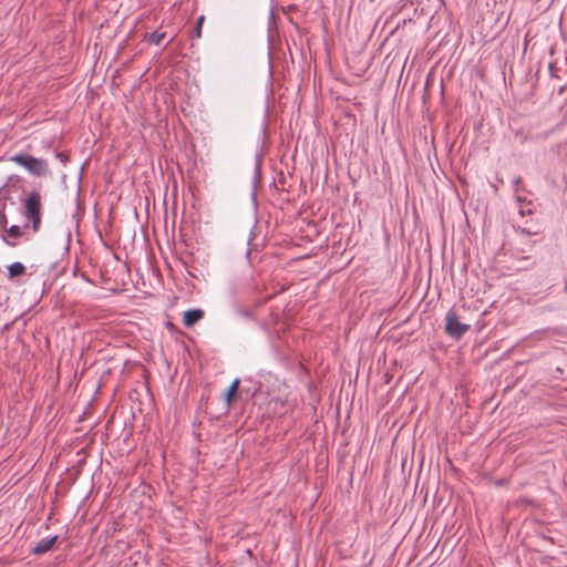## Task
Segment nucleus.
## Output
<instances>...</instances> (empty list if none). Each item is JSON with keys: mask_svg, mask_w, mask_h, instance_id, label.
<instances>
[{"mask_svg": "<svg viewBox=\"0 0 567 567\" xmlns=\"http://www.w3.org/2000/svg\"><path fill=\"white\" fill-rule=\"evenodd\" d=\"M9 159L22 166L33 176H45L49 174V164L44 158L34 157L27 153H18L10 156Z\"/></svg>", "mask_w": 567, "mask_h": 567, "instance_id": "nucleus-1", "label": "nucleus"}, {"mask_svg": "<svg viewBox=\"0 0 567 567\" xmlns=\"http://www.w3.org/2000/svg\"><path fill=\"white\" fill-rule=\"evenodd\" d=\"M22 215L31 220L33 231H39L41 226V196L37 190H32L22 205Z\"/></svg>", "mask_w": 567, "mask_h": 567, "instance_id": "nucleus-2", "label": "nucleus"}, {"mask_svg": "<svg viewBox=\"0 0 567 567\" xmlns=\"http://www.w3.org/2000/svg\"><path fill=\"white\" fill-rule=\"evenodd\" d=\"M445 320H446V324H445L446 333L453 339H456V340L461 339L470 329V324L462 323L458 320L457 315L452 310H450L446 313Z\"/></svg>", "mask_w": 567, "mask_h": 567, "instance_id": "nucleus-3", "label": "nucleus"}, {"mask_svg": "<svg viewBox=\"0 0 567 567\" xmlns=\"http://www.w3.org/2000/svg\"><path fill=\"white\" fill-rule=\"evenodd\" d=\"M21 183V178L17 175H11L8 178L7 184L0 187V213H6L7 202L10 199V187H17Z\"/></svg>", "mask_w": 567, "mask_h": 567, "instance_id": "nucleus-4", "label": "nucleus"}, {"mask_svg": "<svg viewBox=\"0 0 567 567\" xmlns=\"http://www.w3.org/2000/svg\"><path fill=\"white\" fill-rule=\"evenodd\" d=\"M58 538H59L58 535L42 538L31 549V553L34 554V555H42V554H45V553L50 551L53 548L54 544L56 543Z\"/></svg>", "mask_w": 567, "mask_h": 567, "instance_id": "nucleus-5", "label": "nucleus"}, {"mask_svg": "<svg viewBox=\"0 0 567 567\" xmlns=\"http://www.w3.org/2000/svg\"><path fill=\"white\" fill-rule=\"evenodd\" d=\"M203 316H204V311L202 309H199V308L189 309L184 312L183 323L186 327H192L196 322H198L203 318Z\"/></svg>", "mask_w": 567, "mask_h": 567, "instance_id": "nucleus-6", "label": "nucleus"}, {"mask_svg": "<svg viewBox=\"0 0 567 567\" xmlns=\"http://www.w3.org/2000/svg\"><path fill=\"white\" fill-rule=\"evenodd\" d=\"M6 234H2L1 235V239L9 246H16V243H11L8 240L7 236L9 237H12V238H19L22 236V229L20 226L18 225H12L10 226L9 228H6L4 229Z\"/></svg>", "mask_w": 567, "mask_h": 567, "instance_id": "nucleus-7", "label": "nucleus"}, {"mask_svg": "<svg viewBox=\"0 0 567 567\" xmlns=\"http://www.w3.org/2000/svg\"><path fill=\"white\" fill-rule=\"evenodd\" d=\"M24 272H25V266L20 261H14L8 266L9 279H13L16 277L22 276Z\"/></svg>", "mask_w": 567, "mask_h": 567, "instance_id": "nucleus-8", "label": "nucleus"}, {"mask_svg": "<svg viewBox=\"0 0 567 567\" xmlns=\"http://www.w3.org/2000/svg\"><path fill=\"white\" fill-rule=\"evenodd\" d=\"M165 37L166 32L154 31L151 33H146L144 35V40L151 44L159 45L161 41L165 39Z\"/></svg>", "mask_w": 567, "mask_h": 567, "instance_id": "nucleus-9", "label": "nucleus"}, {"mask_svg": "<svg viewBox=\"0 0 567 567\" xmlns=\"http://www.w3.org/2000/svg\"><path fill=\"white\" fill-rule=\"evenodd\" d=\"M239 383H240V380L239 379H235L231 384L229 385V388L227 389L226 393H225V401L227 403H230L234 394L236 393V391L238 390V386H239Z\"/></svg>", "mask_w": 567, "mask_h": 567, "instance_id": "nucleus-10", "label": "nucleus"}, {"mask_svg": "<svg viewBox=\"0 0 567 567\" xmlns=\"http://www.w3.org/2000/svg\"><path fill=\"white\" fill-rule=\"evenodd\" d=\"M204 19H205L204 16H199L197 18L196 27H195V37L196 38H200L202 37V25H203Z\"/></svg>", "mask_w": 567, "mask_h": 567, "instance_id": "nucleus-11", "label": "nucleus"}, {"mask_svg": "<svg viewBox=\"0 0 567 567\" xmlns=\"http://www.w3.org/2000/svg\"><path fill=\"white\" fill-rule=\"evenodd\" d=\"M8 225V217L6 213H0V229H6Z\"/></svg>", "mask_w": 567, "mask_h": 567, "instance_id": "nucleus-12", "label": "nucleus"}, {"mask_svg": "<svg viewBox=\"0 0 567 567\" xmlns=\"http://www.w3.org/2000/svg\"><path fill=\"white\" fill-rule=\"evenodd\" d=\"M55 157L61 162V163H66L68 162V156L61 152H55Z\"/></svg>", "mask_w": 567, "mask_h": 567, "instance_id": "nucleus-13", "label": "nucleus"}, {"mask_svg": "<svg viewBox=\"0 0 567 567\" xmlns=\"http://www.w3.org/2000/svg\"><path fill=\"white\" fill-rule=\"evenodd\" d=\"M260 166H261V159H260V157H257V158H256V165H255V172H256V174H259Z\"/></svg>", "mask_w": 567, "mask_h": 567, "instance_id": "nucleus-14", "label": "nucleus"}, {"mask_svg": "<svg viewBox=\"0 0 567 567\" xmlns=\"http://www.w3.org/2000/svg\"><path fill=\"white\" fill-rule=\"evenodd\" d=\"M520 182H522V178H520V177H515V178L513 179V185H514V188H515V190H516V192H517V188H518V186H519Z\"/></svg>", "mask_w": 567, "mask_h": 567, "instance_id": "nucleus-15", "label": "nucleus"}, {"mask_svg": "<svg viewBox=\"0 0 567 567\" xmlns=\"http://www.w3.org/2000/svg\"><path fill=\"white\" fill-rule=\"evenodd\" d=\"M564 291L567 292V280H565Z\"/></svg>", "mask_w": 567, "mask_h": 567, "instance_id": "nucleus-16", "label": "nucleus"}, {"mask_svg": "<svg viewBox=\"0 0 567 567\" xmlns=\"http://www.w3.org/2000/svg\"><path fill=\"white\" fill-rule=\"evenodd\" d=\"M241 313H243V316H249V312H248V311H246V310H245V311H243Z\"/></svg>", "mask_w": 567, "mask_h": 567, "instance_id": "nucleus-17", "label": "nucleus"}]
</instances>
